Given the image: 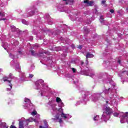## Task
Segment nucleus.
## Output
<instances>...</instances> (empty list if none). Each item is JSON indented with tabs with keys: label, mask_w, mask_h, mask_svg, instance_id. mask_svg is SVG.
Returning <instances> with one entry per match:
<instances>
[{
	"label": "nucleus",
	"mask_w": 128,
	"mask_h": 128,
	"mask_svg": "<svg viewBox=\"0 0 128 128\" xmlns=\"http://www.w3.org/2000/svg\"><path fill=\"white\" fill-rule=\"evenodd\" d=\"M42 86V88L39 92L40 94L42 96H44V91L46 92V90H48V86H46V84H44V80H39L35 82V85L36 86V90H40V85Z\"/></svg>",
	"instance_id": "obj_1"
},
{
	"label": "nucleus",
	"mask_w": 128,
	"mask_h": 128,
	"mask_svg": "<svg viewBox=\"0 0 128 128\" xmlns=\"http://www.w3.org/2000/svg\"><path fill=\"white\" fill-rule=\"evenodd\" d=\"M112 114V109L110 108V107H106V108L104 109L101 120L104 122L108 120L110 118V114Z\"/></svg>",
	"instance_id": "obj_2"
},
{
	"label": "nucleus",
	"mask_w": 128,
	"mask_h": 128,
	"mask_svg": "<svg viewBox=\"0 0 128 128\" xmlns=\"http://www.w3.org/2000/svg\"><path fill=\"white\" fill-rule=\"evenodd\" d=\"M114 116H120L121 118L120 122L121 124H124V122H128V112L126 113H123L121 112L120 113L114 112Z\"/></svg>",
	"instance_id": "obj_3"
},
{
	"label": "nucleus",
	"mask_w": 128,
	"mask_h": 128,
	"mask_svg": "<svg viewBox=\"0 0 128 128\" xmlns=\"http://www.w3.org/2000/svg\"><path fill=\"white\" fill-rule=\"evenodd\" d=\"M24 105L23 106L24 107V108H29V110H32V104L30 102V100L28 98H25L24 100Z\"/></svg>",
	"instance_id": "obj_4"
},
{
	"label": "nucleus",
	"mask_w": 128,
	"mask_h": 128,
	"mask_svg": "<svg viewBox=\"0 0 128 128\" xmlns=\"http://www.w3.org/2000/svg\"><path fill=\"white\" fill-rule=\"evenodd\" d=\"M101 94L96 93L92 95V102H98V98L100 96Z\"/></svg>",
	"instance_id": "obj_5"
},
{
	"label": "nucleus",
	"mask_w": 128,
	"mask_h": 128,
	"mask_svg": "<svg viewBox=\"0 0 128 128\" xmlns=\"http://www.w3.org/2000/svg\"><path fill=\"white\" fill-rule=\"evenodd\" d=\"M10 64L14 66L15 68V70H20V64H18V62H14V61L12 60L10 62Z\"/></svg>",
	"instance_id": "obj_6"
},
{
	"label": "nucleus",
	"mask_w": 128,
	"mask_h": 128,
	"mask_svg": "<svg viewBox=\"0 0 128 128\" xmlns=\"http://www.w3.org/2000/svg\"><path fill=\"white\" fill-rule=\"evenodd\" d=\"M84 4H86V6H92L94 4V2L92 0L88 1V0H84Z\"/></svg>",
	"instance_id": "obj_7"
},
{
	"label": "nucleus",
	"mask_w": 128,
	"mask_h": 128,
	"mask_svg": "<svg viewBox=\"0 0 128 128\" xmlns=\"http://www.w3.org/2000/svg\"><path fill=\"white\" fill-rule=\"evenodd\" d=\"M60 112H62L61 116L64 118V120H66L68 118V114H64V109L59 108L58 110Z\"/></svg>",
	"instance_id": "obj_8"
},
{
	"label": "nucleus",
	"mask_w": 128,
	"mask_h": 128,
	"mask_svg": "<svg viewBox=\"0 0 128 128\" xmlns=\"http://www.w3.org/2000/svg\"><path fill=\"white\" fill-rule=\"evenodd\" d=\"M86 56V64H88V58H94V54H92L90 52L87 53Z\"/></svg>",
	"instance_id": "obj_9"
},
{
	"label": "nucleus",
	"mask_w": 128,
	"mask_h": 128,
	"mask_svg": "<svg viewBox=\"0 0 128 128\" xmlns=\"http://www.w3.org/2000/svg\"><path fill=\"white\" fill-rule=\"evenodd\" d=\"M26 122H34L38 124V120L34 119L32 118H30L26 120Z\"/></svg>",
	"instance_id": "obj_10"
},
{
	"label": "nucleus",
	"mask_w": 128,
	"mask_h": 128,
	"mask_svg": "<svg viewBox=\"0 0 128 128\" xmlns=\"http://www.w3.org/2000/svg\"><path fill=\"white\" fill-rule=\"evenodd\" d=\"M56 110H58V109L56 107H52V109L51 110V112L52 114L54 116V114H56Z\"/></svg>",
	"instance_id": "obj_11"
},
{
	"label": "nucleus",
	"mask_w": 128,
	"mask_h": 128,
	"mask_svg": "<svg viewBox=\"0 0 128 128\" xmlns=\"http://www.w3.org/2000/svg\"><path fill=\"white\" fill-rule=\"evenodd\" d=\"M104 18L103 16H100V21L101 22V24H106L105 22L106 21H104Z\"/></svg>",
	"instance_id": "obj_12"
},
{
	"label": "nucleus",
	"mask_w": 128,
	"mask_h": 128,
	"mask_svg": "<svg viewBox=\"0 0 128 128\" xmlns=\"http://www.w3.org/2000/svg\"><path fill=\"white\" fill-rule=\"evenodd\" d=\"M20 78L21 80H26V75H24V73H21L20 74Z\"/></svg>",
	"instance_id": "obj_13"
},
{
	"label": "nucleus",
	"mask_w": 128,
	"mask_h": 128,
	"mask_svg": "<svg viewBox=\"0 0 128 128\" xmlns=\"http://www.w3.org/2000/svg\"><path fill=\"white\" fill-rule=\"evenodd\" d=\"M19 122V128H24V121H20V119L18 120Z\"/></svg>",
	"instance_id": "obj_14"
},
{
	"label": "nucleus",
	"mask_w": 128,
	"mask_h": 128,
	"mask_svg": "<svg viewBox=\"0 0 128 128\" xmlns=\"http://www.w3.org/2000/svg\"><path fill=\"white\" fill-rule=\"evenodd\" d=\"M66 4H70V6H72L74 4V0H67L66 2Z\"/></svg>",
	"instance_id": "obj_15"
},
{
	"label": "nucleus",
	"mask_w": 128,
	"mask_h": 128,
	"mask_svg": "<svg viewBox=\"0 0 128 128\" xmlns=\"http://www.w3.org/2000/svg\"><path fill=\"white\" fill-rule=\"evenodd\" d=\"M95 10L94 11V14H98V6L96 5L94 6Z\"/></svg>",
	"instance_id": "obj_16"
},
{
	"label": "nucleus",
	"mask_w": 128,
	"mask_h": 128,
	"mask_svg": "<svg viewBox=\"0 0 128 128\" xmlns=\"http://www.w3.org/2000/svg\"><path fill=\"white\" fill-rule=\"evenodd\" d=\"M2 80L4 82H8V84H10V82H12V80H8V77H4Z\"/></svg>",
	"instance_id": "obj_17"
},
{
	"label": "nucleus",
	"mask_w": 128,
	"mask_h": 128,
	"mask_svg": "<svg viewBox=\"0 0 128 128\" xmlns=\"http://www.w3.org/2000/svg\"><path fill=\"white\" fill-rule=\"evenodd\" d=\"M44 124L45 127L42 126H40V128H48V122H46V120H44Z\"/></svg>",
	"instance_id": "obj_18"
},
{
	"label": "nucleus",
	"mask_w": 128,
	"mask_h": 128,
	"mask_svg": "<svg viewBox=\"0 0 128 128\" xmlns=\"http://www.w3.org/2000/svg\"><path fill=\"white\" fill-rule=\"evenodd\" d=\"M8 86H10V88H7L6 91L10 92V90H12V84L10 83V84H8Z\"/></svg>",
	"instance_id": "obj_19"
},
{
	"label": "nucleus",
	"mask_w": 128,
	"mask_h": 128,
	"mask_svg": "<svg viewBox=\"0 0 128 128\" xmlns=\"http://www.w3.org/2000/svg\"><path fill=\"white\" fill-rule=\"evenodd\" d=\"M30 52H31V54L32 56H38V53L36 52V51L34 50H31Z\"/></svg>",
	"instance_id": "obj_20"
},
{
	"label": "nucleus",
	"mask_w": 128,
	"mask_h": 128,
	"mask_svg": "<svg viewBox=\"0 0 128 128\" xmlns=\"http://www.w3.org/2000/svg\"><path fill=\"white\" fill-rule=\"evenodd\" d=\"M64 103L62 102H60L59 103H58V106H59V108H62V106H64Z\"/></svg>",
	"instance_id": "obj_21"
},
{
	"label": "nucleus",
	"mask_w": 128,
	"mask_h": 128,
	"mask_svg": "<svg viewBox=\"0 0 128 128\" xmlns=\"http://www.w3.org/2000/svg\"><path fill=\"white\" fill-rule=\"evenodd\" d=\"M100 120V116H98V115H96L94 118V120L95 122L96 121V120Z\"/></svg>",
	"instance_id": "obj_22"
},
{
	"label": "nucleus",
	"mask_w": 128,
	"mask_h": 128,
	"mask_svg": "<svg viewBox=\"0 0 128 128\" xmlns=\"http://www.w3.org/2000/svg\"><path fill=\"white\" fill-rule=\"evenodd\" d=\"M11 30L12 32H16V26H11Z\"/></svg>",
	"instance_id": "obj_23"
},
{
	"label": "nucleus",
	"mask_w": 128,
	"mask_h": 128,
	"mask_svg": "<svg viewBox=\"0 0 128 128\" xmlns=\"http://www.w3.org/2000/svg\"><path fill=\"white\" fill-rule=\"evenodd\" d=\"M56 102L58 104L60 102H62V100L60 99V98L57 97L56 98Z\"/></svg>",
	"instance_id": "obj_24"
},
{
	"label": "nucleus",
	"mask_w": 128,
	"mask_h": 128,
	"mask_svg": "<svg viewBox=\"0 0 128 128\" xmlns=\"http://www.w3.org/2000/svg\"><path fill=\"white\" fill-rule=\"evenodd\" d=\"M58 118H60V114H56V118H52V120H58Z\"/></svg>",
	"instance_id": "obj_25"
},
{
	"label": "nucleus",
	"mask_w": 128,
	"mask_h": 128,
	"mask_svg": "<svg viewBox=\"0 0 128 128\" xmlns=\"http://www.w3.org/2000/svg\"><path fill=\"white\" fill-rule=\"evenodd\" d=\"M34 14H36V12L32 11L30 12V15L28 16H34Z\"/></svg>",
	"instance_id": "obj_26"
},
{
	"label": "nucleus",
	"mask_w": 128,
	"mask_h": 128,
	"mask_svg": "<svg viewBox=\"0 0 128 128\" xmlns=\"http://www.w3.org/2000/svg\"><path fill=\"white\" fill-rule=\"evenodd\" d=\"M88 76H90L91 78H94V76H95L94 74V73H91V74H88Z\"/></svg>",
	"instance_id": "obj_27"
},
{
	"label": "nucleus",
	"mask_w": 128,
	"mask_h": 128,
	"mask_svg": "<svg viewBox=\"0 0 128 128\" xmlns=\"http://www.w3.org/2000/svg\"><path fill=\"white\" fill-rule=\"evenodd\" d=\"M4 12H0V18H4Z\"/></svg>",
	"instance_id": "obj_28"
},
{
	"label": "nucleus",
	"mask_w": 128,
	"mask_h": 128,
	"mask_svg": "<svg viewBox=\"0 0 128 128\" xmlns=\"http://www.w3.org/2000/svg\"><path fill=\"white\" fill-rule=\"evenodd\" d=\"M22 22L24 24H28V23L27 22L24 20H22Z\"/></svg>",
	"instance_id": "obj_29"
},
{
	"label": "nucleus",
	"mask_w": 128,
	"mask_h": 128,
	"mask_svg": "<svg viewBox=\"0 0 128 128\" xmlns=\"http://www.w3.org/2000/svg\"><path fill=\"white\" fill-rule=\"evenodd\" d=\"M9 56L11 58H12L13 60L14 58V56L12 55L11 53L9 54Z\"/></svg>",
	"instance_id": "obj_30"
},
{
	"label": "nucleus",
	"mask_w": 128,
	"mask_h": 128,
	"mask_svg": "<svg viewBox=\"0 0 128 128\" xmlns=\"http://www.w3.org/2000/svg\"><path fill=\"white\" fill-rule=\"evenodd\" d=\"M108 90H110V88H108V90H106L104 91V94H108Z\"/></svg>",
	"instance_id": "obj_31"
},
{
	"label": "nucleus",
	"mask_w": 128,
	"mask_h": 128,
	"mask_svg": "<svg viewBox=\"0 0 128 128\" xmlns=\"http://www.w3.org/2000/svg\"><path fill=\"white\" fill-rule=\"evenodd\" d=\"M31 114L32 116H36V111L35 112H33L31 113Z\"/></svg>",
	"instance_id": "obj_32"
},
{
	"label": "nucleus",
	"mask_w": 128,
	"mask_h": 128,
	"mask_svg": "<svg viewBox=\"0 0 128 128\" xmlns=\"http://www.w3.org/2000/svg\"><path fill=\"white\" fill-rule=\"evenodd\" d=\"M9 78H14V76H12V74H10V75H9Z\"/></svg>",
	"instance_id": "obj_33"
},
{
	"label": "nucleus",
	"mask_w": 128,
	"mask_h": 128,
	"mask_svg": "<svg viewBox=\"0 0 128 128\" xmlns=\"http://www.w3.org/2000/svg\"><path fill=\"white\" fill-rule=\"evenodd\" d=\"M110 12L111 14H114V10L112 9L110 10Z\"/></svg>",
	"instance_id": "obj_34"
},
{
	"label": "nucleus",
	"mask_w": 128,
	"mask_h": 128,
	"mask_svg": "<svg viewBox=\"0 0 128 128\" xmlns=\"http://www.w3.org/2000/svg\"><path fill=\"white\" fill-rule=\"evenodd\" d=\"M72 118V116H70L68 114H67V118Z\"/></svg>",
	"instance_id": "obj_35"
},
{
	"label": "nucleus",
	"mask_w": 128,
	"mask_h": 128,
	"mask_svg": "<svg viewBox=\"0 0 128 128\" xmlns=\"http://www.w3.org/2000/svg\"><path fill=\"white\" fill-rule=\"evenodd\" d=\"M78 48H80V50H82V46L80 45V46H78Z\"/></svg>",
	"instance_id": "obj_36"
},
{
	"label": "nucleus",
	"mask_w": 128,
	"mask_h": 128,
	"mask_svg": "<svg viewBox=\"0 0 128 128\" xmlns=\"http://www.w3.org/2000/svg\"><path fill=\"white\" fill-rule=\"evenodd\" d=\"M29 78H34V74H30L29 75Z\"/></svg>",
	"instance_id": "obj_37"
},
{
	"label": "nucleus",
	"mask_w": 128,
	"mask_h": 128,
	"mask_svg": "<svg viewBox=\"0 0 128 128\" xmlns=\"http://www.w3.org/2000/svg\"><path fill=\"white\" fill-rule=\"evenodd\" d=\"M106 4V0H103L102 1V4Z\"/></svg>",
	"instance_id": "obj_38"
},
{
	"label": "nucleus",
	"mask_w": 128,
	"mask_h": 128,
	"mask_svg": "<svg viewBox=\"0 0 128 128\" xmlns=\"http://www.w3.org/2000/svg\"><path fill=\"white\" fill-rule=\"evenodd\" d=\"M59 122L60 124H62V118H60L59 120Z\"/></svg>",
	"instance_id": "obj_39"
},
{
	"label": "nucleus",
	"mask_w": 128,
	"mask_h": 128,
	"mask_svg": "<svg viewBox=\"0 0 128 128\" xmlns=\"http://www.w3.org/2000/svg\"><path fill=\"white\" fill-rule=\"evenodd\" d=\"M76 68H72V72H76Z\"/></svg>",
	"instance_id": "obj_40"
},
{
	"label": "nucleus",
	"mask_w": 128,
	"mask_h": 128,
	"mask_svg": "<svg viewBox=\"0 0 128 128\" xmlns=\"http://www.w3.org/2000/svg\"><path fill=\"white\" fill-rule=\"evenodd\" d=\"M0 6H2H2H4V3L3 2L0 3Z\"/></svg>",
	"instance_id": "obj_41"
},
{
	"label": "nucleus",
	"mask_w": 128,
	"mask_h": 128,
	"mask_svg": "<svg viewBox=\"0 0 128 128\" xmlns=\"http://www.w3.org/2000/svg\"><path fill=\"white\" fill-rule=\"evenodd\" d=\"M18 53L19 54H22V51H20V50L18 51Z\"/></svg>",
	"instance_id": "obj_42"
},
{
	"label": "nucleus",
	"mask_w": 128,
	"mask_h": 128,
	"mask_svg": "<svg viewBox=\"0 0 128 128\" xmlns=\"http://www.w3.org/2000/svg\"><path fill=\"white\" fill-rule=\"evenodd\" d=\"M3 128H8V126H6V124H4V126H3Z\"/></svg>",
	"instance_id": "obj_43"
},
{
	"label": "nucleus",
	"mask_w": 128,
	"mask_h": 128,
	"mask_svg": "<svg viewBox=\"0 0 128 128\" xmlns=\"http://www.w3.org/2000/svg\"><path fill=\"white\" fill-rule=\"evenodd\" d=\"M10 128H16V127L15 126H14L12 125V126H10Z\"/></svg>",
	"instance_id": "obj_44"
},
{
	"label": "nucleus",
	"mask_w": 128,
	"mask_h": 128,
	"mask_svg": "<svg viewBox=\"0 0 128 128\" xmlns=\"http://www.w3.org/2000/svg\"><path fill=\"white\" fill-rule=\"evenodd\" d=\"M71 46H72V48H74V44H72Z\"/></svg>",
	"instance_id": "obj_45"
},
{
	"label": "nucleus",
	"mask_w": 128,
	"mask_h": 128,
	"mask_svg": "<svg viewBox=\"0 0 128 128\" xmlns=\"http://www.w3.org/2000/svg\"><path fill=\"white\" fill-rule=\"evenodd\" d=\"M74 84H76V82H78V80H77V81H74Z\"/></svg>",
	"instance_id": "obj_46"
},
{
	"label": "nucleus",
	"mask_w": 128,
	"mask_h": 128,
	"mask_svg": "<svg viewBox=\"0 0 128 128\" xmlns=\"http://www.w3.org/2000/svg\"><path fill=\"white\" fill-rule=\"evenodd\" d=\"M36 116H37L38 118V120H40V114H37V115H36Z\"/></svg>",
	"instance_id": "obj_47"
},
{
	"label": "nucleus",
	"mask_w": 128,
	"mask_h": 128,
	"mask_svg": "<svg viewBox=\"0 0 128 128\" xmlns=\"http://www.w3.org/2000/svg\"><path fill=\"white\" fill-rule=\"evenodd\" d=\"M0 20H6V18H1Z\"/></svg>",
	"instance_id": "obj_48"
},
{
	"label": "nucleus",
	"mask_w": 128,
	"mask_h": 128,
	"mask_svg": "<svg viewBox=\"0 0 128 128\" xmlns=\"http://www.w3.org/2000/svg\"><path fill=\"white\" fill-rule=\"evenodd\" d=\"M2 71H3L2 68H0V72H2Z\"/></svg>",
	"instance_id": "obj_49"
},
{
	"label": "nucleus",
	"mask_w": 128,
	"mask_h": 128,
	"mask_svg": "<svg viewBox=\"0 0 128 128\" xmlns=\"http://www.w3.org/2000/svg\"><path fill=\"white\" fill-rule=\"evenodd\" d=\"M118 64H120V60H118Z\"/></svg>",
	"instance_id": "obj_50"
},
{
	"label": "nucleus",
	"mask_w": 128,
	"mask_h": 128,
	"mask_svg": "<svg viewBox=\"0 0 128 128\" xmlns=\"http://www.w3.org/2000/svg\"><path fill=\"white\" fill-rule=\"evenodd\" d=\"M84 64V62H81V66H82Z\"/></svg>",
	"instance_id": "obj_51"
},
{
	"label": "nucleus",
	"mask_w": 128,
	"mask_h": 128,
	"mask_svg": "<svg viewBox=\"0 0 128 128\" xmlns=\"http://www.w3.org/2000/svg\"><path fill=\"white\" fill-rule=\"evenodd\" d=\"M48 24H52V22H48Z\"/></svg>",
	"instance_id": "obj_52"
},
{
	"label": "nucleus",
	"mask_w": 128,
	"mask_h": 128,
	"mask_svg": "<svg viewBox=\"0 0 128 128\" xmlns=\"http://www.w3.org/2000/svg\"><path fill=\"white\" fill-rule=\"evenodd\" d=\"M31 68H34V66H32Z\"/></svg>",
	"instance_id": "obj_53"
},
{
	"label": "nucleus",
	"mask_w": 128,
	"mask_h": 128,
	"mask_svg": "<svg viewBox=\"0 0 128 128\" xmlns=\"http://www.w3.org/2000/svg\"><path fill=\"white\" fill-rule=\"evenodd\" d=\"M36 46H38V44H36L35 45Z\"/></svg>",
	"instance_id": "obj_54"
},
{
	"label": "nucleus",
	"mask_w": 128,
	"mask_h": 128,
	"mask_svg": "<svg viewBox=\"0 0 128 128\" xmlns=\"http://www.w3.org/2000/svg\"><path fill=\"white\" fill-rule=\"evenodd\" d=\"M124 72H121V74H124Z\"/></svg>",
	"instance_id": "obj_55"
},
{
	"label": "nucleus",
	"mask_w": 128,
	"mask_h": 128,
	"mask_svg": "<svg viewBox=\"0 0 128 128\" xmlns=\"http://www.w3.org/2000/svg\"><path fill=\"white\" fill-rule=\"evenodd\" d=\"M106 104H108V101H106Z\"/></svg>",
	"instance_id": "obj_56"
},
{
	"label": "nucleus",
	"mask_w": 128,
	"mask_h": 128,
	"mask_svg": "<svg viewBox=\"0 0 128 128\" xmlns=\"http://www.w3.org/2000/svg\"><path fill=\"white\" fill-rule=\"evenodd\" d=\"M14 124V122H12V124Z\"/></svg>",
	"instance_id": "obj_57"
},
{
	"label": "nucleus",
	"mask_w": 128,
	"mask_h": 128,
	"mask_svg": "<svg viewBox=\"0 0 128 128\" xmlns=\"http://www.w3.org/2000/svg\"><path fill=\"white\" fill-rule=\"evenodd\" d=\"M34 10L36 12V8H34Z\"/></svg>",
	"instance_id": "obj_58"
},
{
	"label": "nucleus",
	"mask_w": 128,
	"mask_h": 128,
	"mask_svg": "<svg viewBox=\"0 0 128 128\" xmlns=\"http://www.w3.org/2000/svg\"><path fill=\"white\" fill-rule=\"evenodd\" d=\"M126 10H128V8Z\"/></svg>",
	"instance_id": "obj_59"
},
{
	"label": "nucleus",
	"mask_w": 128,
	"mask_h": 128,
	"mask_svg": "<svg viewBox=\"0 0 128 128\" xmlns=\"http://www.w3.org/2000/svg\"><path fill=\"white\" fill-rule=\"evenodd\" d=\"M65 0V2H66L67 0Z\"/></svg>",
	"instance_id": "obj_60"
},
{
	"label": "nucleus",
	"mask_w": 128,
	"mask_h": 128,
	"mask_svg": "<svg viewBox=\"0 0 128 128\" xmlns=\"http://www.w3.org/2000/svg\"><path fill=\"white\" fill-rule=\"evenodd\" d=\"M78 20L80 21V20Z\"/></svg>",
	"instance_id": "obj_61"
}]
</instances>
